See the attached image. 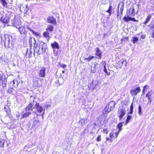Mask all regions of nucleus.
<instances>
[{
  "instance_id": "nucleus-52",
  "label": "nucleus",
  "mask_w": 154,
  "mask_h": 154,
  "mask_svg": "<svg viewBox=\"0 0 154 154\" xmlns=\"http://www.w3.org/2000/svg\"><path fill=\"white\" fill-rule=\"evenodd\" d=\"M106 12L108 13L109 14V16H110L111 14V11L109 10V9H108V10L106 11Z\"/></svg>"
},
{
  "instance_id": "nucleus-19",
  "label": "nucleus",
  "mask_w": 154,
  "mask_h": 154,
  "mask_svg": "<svg viewBox=\"0 0 154 154\" xmlns=\"http://www.w3.org/2000/svg\"><path fill=\"white\" fill-rule=\"evenodd\" d=\"M79 123H81V125L82 126L87 123V120L85 119H82L79 120Z\"/></svg>"
},
{
  "instance_id": "nucleus-18",
  "label": "nucleus",
  "mask_w": 154,
  "mask_h": 154,
  "mask_svg": "<svg viewBox=\"0 0 154 154\" xmlns=\"http://www.w3.org/2000/svg\"><path fill=\"white\" fill-rule=\"evenodd\" d=\"M43 36L46 38H47V40L48 41L50 38V33L47 31L46 32H44L43 33Z\"/></svg>"
},
{
  "instance_id": "nucleus-59",
  "label": "nucleus",
  "mask_w": 154,
  "mask_h": 154,
  "mask_svg": "<svg viewBox=\"0 0 154 154\" xmlns=\"http://www.w3.org/2000/svg\"><path fill=\"white\" fill-rule=\"evenodd\" d=\"M133 112V110L130 109V112H129L130 114H132Z\"/></svg>"
},
{
  "instance_id": "nucleus-13",
  "label": "nucleus",
  "mask_w": 154,
  "mask_h": 154,
  "mask_svg": "<svg viewBox=\"0 0 154 154\" xmlns=\"http://www.w3.org/2000/svg\"><path fill=\"white\" fill-rule=\"evenodd\" d=\"M45 68H42L40 70L39 72V77H44L45 76Z\"/></svg>"
},
{
  "instance_id": "nucleus-35",
  "label": "nucleus",
  "mask_w": 154,
  "mask_h": 154,
  "mask_svg": "<svg viewBox=\"0 0 154 154\" xmlns=\"http://www.w3.org/2000/svg\"><path fill=\"white\" fill-rule=\"evenodd\" d=\"M94 58V56H89L88 58H85L84 59H85V60H87L88 61H89Z\"/></svg>"
},
{
  "instance_id": "nucleus-14",
  "label": "nucleus",
  "mask_w": 154,
  "mask_h": 154,
  "mask_svg": "<svg viewBox=\"0 0 154 154\" xmlns=\"http://www.w3.org/2000/svg\"><path fill=\"white\" fill-rule=\"evenodd\" d=\"M116 104V103L115 102L111 101L109 103L108 105L110 107V109L112 110L114 109Z\"/></svg>"
},
{
  "instance_id": "nucleus-27",
  "label": "nucleus",
  "mask_w": 154,
  "mask_h": 154,
  "mask_svg": "<svg viewBox=\"0 0 154 154\" xmlns=\"http://www.w3.org/2000/svg\"><path fill=\"white\" fill-rule=\"evenodd\" d=\"M132 116H128L127 119L126 120V121L125 122V125L127 124L130 121V120L131 119Z\"/></svg>"
},
{
  "instance_id": "nucleus-4",
  "label": "nucleus",
  "mask_w": 154,
  "mask_h": 154,
  "mask_svg": "<svg viewBox=\"0 0 154 154\" xmlns=\"http://www.w3.org/2000/svg\"><path fill=\"white\" fill-rule=\"evenodd\" d=\"M1 21L4 23H7L9 22V17L5 13L4 11H2L0 13Z\"/></svg>"
},
{
  "instance_id": "nucleus-6",
  "label": "nucleus",
  "mask_w": 154,
  "mask_h": 154,
  "mask_svg": "<svg viewBox=\"0 0 154 154\" xmlns=\"http://www.w3.org/2000/svg\"><path fill=\"white\" fill-rule=\"evenodd\" d=\"M126 113V110L125 109H121L119 110L118 115L120 119H122V117L125 115Z\"/></svg>"
},
{
  "instance_id": "nucleus-24",
  "label": "nucleus",
  "mask_w": 154,
  "mask_h": 154,
  "mask_svg": "<svg viewBox=\"0 0 154 154\" xmlns=\"http://www.w3.org/2000/svg\"><path fill=\"white\" fill-rule=\"evenodd\" d=\"M138 40V38L136 37H133L131 40V41L133 42V44H135L136 42H137Z\"/></svg>"
},
{
  "instance_id": "nucleus-63",
  "label": "nucleus",
  "mask_w": 154,
  "mask_h": 154,
  "mask_svg": "<svg viewBox=\"0 0 154 154\" xmlns=\"http://www.w3.org/2000/svg\"><path fill=\"white\" fill-rule=\"evenodd\" d=\"M95 71H96V70L95 71H94V70L93 72L94 73V72H95Z\"/></svg>"
},
{
  "instance_id": "nucleus-10",
  "label": "nucleus",
  "mask_w": 154,
  "mask_h": 154,
  "mask_svg": "<svg viewBox=\"0 0 154 154\" xmlns=\"http://www.w3.org/2000/svg\"><path fill=\"white\" fill-rule=\"evenodd\" d=\"M47 21L48 23H52L54 25L56 24L55 18L52 17H49L47 18Z\"/></svg>"
},
{
  "instance_id": "nucleus-31",
  "label": "nucleus",
  "mask_w": 154,
  "mask_h": 154,
  "mask_svg": "<svg viewBox=\"0 0 154 154\" xmlns=\"http://www.w3.org/2000/svg\"><path fill=\"white\" fill-rule=\"evenodd\" d=\"M138 113L139 115L141 116L142 114V109L140 105L138 107Z\"/></svg>"
},
{
  "instance_id": "nucleus-40",
  "label": "nucleus",
  "mask_w": 154,
  "mask_h": 154,
  "mask_svg": "<svg viewBox=\"0 0 154 154\" xmlns=\"http://www.w3.org/2000/svg\"><path fill=\"white\" fill-rule=\"evenodd\" d=\"M27 29H28L30 31H31V32H32V33H33V34H35L36 35V33L32 29H31L29 28V27H27Z\"/></svg>"
},
{
  "instance_id": "nucleus-36",
  "label": "nucleus",
  "mask_w": 154,
  "mask_h": 154,
  "mask_svg": "<svg viewBox=\"0 0 154 154\" xmlns=\"http://www.w3.org/2000/svg\"><path fill=\"white\" fill-rule=\"evenodd\" d=\"M26 54L27 55H29V56H28V57L29 58H30L32 56V52L31 51H30V53H28V49H27V51L26 53Z\"/></svg>"
},
{
  "instance_id": "nucleus-64",
  "label": "nucleus",
  "mask_w": 154,
  "mask_h": 154,
  "mask_svg": "<svg viewBox=\"0 0 154 154\" xmlns=\"http://www.w3.org/2000/svg\"><path fill=\"white\" fill-rule=\"evenodd\" d=\"M106 34L105 33H104V36H106Z\"/></svg>"
},
{
  "instance_id": "nucleus-32",
  "label": "nucleus",
  "mask_w": 154,
  "mask_h": 154,
  "mask_svg": "<svg viewBox=\"0 0 154 154\" xmlns=\"http://www.w3.org/2000/svg\"><path fill=\"white\" fill-rule=\"evenodd\" d=\"M122 63V65H124L125 66H126L127 64V62L126 60H120Z\"/></svg>"
},
{
  "instance_id": "nucleus-39",
  "label": "nucleus",
  "mask_w": 154,
  "mask_h": 154,
  "mask_svg": "<svg viewBox=\"0 0 154 154\" xmlns=\"http://www.w3.org/2000/svg\"><path fill=\"white\" fill-rule=\"evenodd\" d=\"M121 14H120V12L119 11V10L118 9L117 14V17L118 18L121 19Z\"/></svg>"
},
{
  "instance_id": "nucleus-5",
  "label": "nucleus",
  "mask_w": 154,
  "mask_h": 154,
  "mask_svg": "<svg viewBox=\"0 0 154 154\" xmlns=\"http://www.w3.org/2000/svg\"><path fill=\"white\" fill-rule=\"evenodd\" d=\"M135 9L134 6H132L129 10H127L126 12V15L124 17H125L126 18H128L131 17H134L135 16V14L137 12V11L136 12L134 11Z\"/></svg>"
},
{
  "instance_id": "nucleus-46",
  "label": "nucleus",
  "mask_w": 154,
  "mask_h": 154,
  "mask_svg": "<svg viewBox=\"0 0 154 154\" xmlns=\"http://www.w3.org/2000/svg\"><path fill=\"white\" fill-rule=\"evenodd\" d=\"M120 131H119L117 132H116L115 133V134H114L115 137L117 138V137L118 136V134H119V133H120Z\"/></svg>"
},
{
  "instance_id": "nucleus-21",
  "label": "nucleus",
  "mask_w": 154,
  "mask_h": 154,
  "mask_svg": "<svg viewBox=\"0 0 154 154\" xmlns=\"http://www.w3.org/2000/svg\"><path fill=\"white\" fill-rule=\"evenodd\" d=\"M36 41L34 38L30 37L29 38V45L31 46L33 44H36Z\"/></svg>"
},
{
  "instance_id": "nucleus-55",
  "label": "nucleus",
  "mask_w": 154,
  "mask_h": 154,
  "mask_svg": "<svg viewBox=\"0 0 154 154\" xmlns=\"http://www.w3.org/2000/svg\"><path fill=\"white\" fill-rule=\"evenodd\" d=\"M133 108H134V107H133V103H132V104H131V106H130V109L133 110Z\"/></svg>"
},
{
  "instance_id": "nucleus-60",
  "label": "nucleus",
  "mask_w": 154,
  "mask_h": 154,
  "mask_svg": "<svg viewBox=\"0 0 154 154\" xmlns=\"http://www.w3.org/2000/svg\"><path fill=\"white\" fill-rule=\"evenodd\" d=\"M145 36L143 35L141 36V38H143V39H144L145 38Z\"/></svg>"
},
{
  "instance_id": "nucleus-17",
  "label": "nucleus",
  "mask_w": 154,
  "mask_h": 154,
  "mask_svg": "<svg viewBox=\"0 0 154 154\" xmlns=\"http://www.w3.org/2000/svg\"><path fill=\"white\" fill-rule=\"evenodd\" d=\"M96 85V84L94 83L93 80H92V82L88 84V87L91 89H94Z\"/></svg>"
},
{
  "instance_id": "nucleus-33",
  "label": "nucleus",
  "mask_w": 154,
  "mask_h": 154,
  "mask_svg": "<svg viewBox=\"0 0 154 154\" xmlns=\"http://www.w3.org/2000/svg\"><path fill=\"white\" fill-rule=\"evenodd\" d=\"M148 26L150 29H152L154 28V23L151 22L149 25Z\"/></svg>"
},
{
  "instance_id": "nucleus-26",
  "label": "nucleus",
  "mask_w": 154,
  "mask_h": 154,
  "mask_svg": "<svg viewBox=\"0 0 154 154\" xmlns=\"http://www.w3.org/2000/svg\"><path fill=\"white\" fill-rule=\"evenodd\" d=\"M5 140L2 139H0V147H3Z\"/></svg>"
},
{
  "instance_id": "nucleus-44",
  "label": "nucleus",
  "mask_w": 154,
  "mask_h": 154,
  "mask_svg": "<svg viewBox=\"0 0 154 154\" xmlns=\"http://www.w3.org/2000/svg\"><path fill=\"white\" fill-rule=\"evenodd\" d=\"M149 86L146 85L143 87V91H146L149 88Z\"/></svg>"
},
{
  "instance_id": "nucleus-1",
  "label": "nucleus",
  "mask_w": 154,
  "mask_h": 154,
  "mask_svg": "<svg viewBox=\"0 0 154 154\" xmlns=\"http://www.w3.org/2000/svg\"><path fill=\"white\" fill-rule=\"evenodd\" d=\"M4 39L3 40V42L4 43L5 47H8L10 48L14 45L13 42L12 37L8 34H5L4 35Z\"/></svg>"
},
{
  "instance_id": "nucleus-43",
  "label": "nucleus",
  "mask_w": 154,
  "mask_h": 154,
  "mask_svg": "<svg viewBox=\"0 0 154 154\" xmlns=\"http://www.w3.org/2000/svg\"><path fill=\"white\" fill-rule=\"evenodd\" d=\"M97 141H100L101 140V135H99L97 138Z\"/></svg>"
},
{
  "instance_id": "nucleus-2",
  "label": "nucleus",
  "mask_w": 154,
  "mask_h": 154,
  "mask_svg": "<svg viewBox=\"0 0 154 154\" xmlns=\"http://www.w3.org/2000/svg\"><path fill=\"white\" fill-rule=\"evenodd\" d=\"M33 104L30 103L26 106L25 108V110L26 112L23 113L22 116V118H24L25 117H28L29 115H31V112L32 111V107L33 106Z\"/></svg>"
},
{
  "instance_id": "nucleus-22",
  "label": "nucleus",
  "mask_w": 154,
  "mask_h": 154,
  "mask_svg": "<svg viewBox=\"0 0 154 154\" xmlns=\"http://www.w3.org/2000/svg\"><path fill=\"white\" fill-rule=\"evenodd\" d=\"M54 28V27L53 26L50 25H48V26L47 28L46 29V30L47 31L51 32L53 31Z\"/></svg>"
},
{
  "instance_id": "nucleus-48",
  "label": "nucleus",
  "mask_w": 154,
  "mask_h": 154,
  "mask_svg": "<svg viewBox=\"0 0 154 154\" xmlns=\"http://www.w3.org/2000/svg\"><path fill=\"white\" fill-rule=\"evenodd\" d=\"M34 48H36V51H38V44H34Z\"/></svg>"
},
{
  "instance_id": "nucleus-51",
  "label": "nucleus",
  "mask_w": 154,
  "mask_h": 154,
  "mask_svg": "<svg viewBox=\"0 0 154 154\" xmlns=\"http://www.w3.org/2000/svg\"><path fill=\"white\" fill-rule=\"evenodd\" d=\"M60 66L61 67L64 68L66 67V65L65 64H60Z\"/></svg>"
},
{
  "instance_id": "nucleus-53",
  "label": "nucleus",
  "mask_w": 154,
  "mask_h": 154,
  "mask_svg": "<svg viewBox=\"0 0 154 154\" xmlns=\"http://www.w3.org/2000/svg\"><path fill=\"white\" fill-rule=\"evenodd\" d=\"M106 74L108 75H110V72H108L107 71L105 72Z\"/></svg>"
},
{
  "instance_id": "nucleus-45",
  "label": "nucleus",
  "mask_w": 154,
  "mask_h": 154,
  "mask_svg": "<svg viewBox=\"0 0 154 154\" xmlns=\"http://www.w3.org/2000/svg\"><path fill=\"white\" fill-rule=\"evenodd\" d=\"M4 108L6 112H8V108L7 106H5Z\"/></svg>"
},
{
  "instance_id": "nucleus-9",
  "label": "nucleus",
  "mask_w": 154,
  "mask_h": 154,
  "mask_svg": "<svg viewBox=\"0 0 154 154\" xmlns=\"http://www.w3.org/2000/svg\"><path fill=\"white\" fill-rule=\"evenodd\" d=\"M18 29L20 34H23L25 35L27 34V31L26 30L24 26H20L18 28Z\"/></svg>"
},
{
  "instance_id": "nucleus-57",
  "label": "nucleus",
  "mask_w": 154,
  "mask_h": 154,
  "mask_svg": "<svg viewBox=\"0 0 154 154\" xmlns=\"http://www.w3.org/2000/svg\"><path fill=\"white\" fill-rule=\"evenodd\" d=\"M112 7L111 5H110L108 9H109V10H110V11H112Z\"/></svg>"
},
{
  "instance_id": "nucleus-62",
  "label": "nucleus",
  "mask_w": 154,
  "mask_h": 154,
  "mask_svg": "<svg viewBox=\"0 0 154 154\" xmlns=\"http://www.w3.org/2000/svg\"><path fill=\"white\" fill-rule=\"evenodd\" d=\"M62 73H63H63H65V71H64V70L62 71Z\"/></svg>"
},
{
  "instance_id": "nucleus-16",
  "label": "nucleus",
  "mask_w": 154,
  "mask_h": 154,
  "mask_svg": "<svg viewBox=\"0 0 154 154\" xmlns=\"http://www.w3.org/2000/svg\"><path fill=\"white\" fill-rule=\"evenodd\" d=\"M131 17H131L126 18L125 17H124L123 18V19L124 20L125 22H128L129 20H131L135 22L137 21V20L134 18H132Z\"/></svg>"
},
{
  "instance_id": "nucleus-61",
  "label": "nucleus",
  "mask_w": 154,
  "mask_h": 154,
  "mask_svg": "<svg viewBox=\"0 0 154 154\" xmlns=\"http://www.w3.org/2000/svg\"><path fill=\"white\" fill-rule=\"evenodd\" d=\"M143 91V92H142V95L143 94H144L145 93H144V91Z\"/></svg>"
},
{
  "instance_id": "nucleus-38",
  "label": "nucleus",
  "mask_w": 154,
  "mask_h": 154,
  "mask_svg": "<svg viewBox=\"0 0 154 154\" xmlns=\"http://www.w3.org/2000/svg\"><path fill=\"white\" fill-rule=\"evenodd\" d=\"M94 126L93 127V128L92 129V131L91 132V133H94L95 132V126L96 125V123H94Z\"/></svg>"
},
{
  "instance_id": "nucleus-56",
  "label": "nucleus",
  "mask_w": 154,
  "mask_h": 154,
  "mask_svg": "<svg viewBox=\"0 0 154 154\" xmlns=\"http://www.w3.org/2000/svg\"><path fill=\"white\" fill-rule=\"evenodd\" d=\"M151 37L152 38H154V29L153 31V32L151 35Z\"/></svg>"
},
{
  "instance_id": "nucleus-54",
  "label": "nucleus",
  "mask_w": 154,
  "mask_h": 154,
  "mask_svg": "<svg viewBox=\"0 0 154 154\" xmlns=\"http://www.w3.org/2000/svg\"><path fill=\"white\" fill-rule=\"evenodd\" d=\"M106 140L107 141H109L110 142H112V140L111 139L109 138V137H107L106 139Z\"/></svg>"
},
{
  "instance_id": "nucleus-20",
  "label": "nucleus",
  "mask_w": 154,
  "mask_h": 154,
  "mask_svg": "<svg viewBox=\"0 0 154 154\" xmlns=\"http://www.w3.org/2000/svg\"><path fill=\"white\" fill-rule=\"evenodd\" d=\"M109 106L107 105L105 108L103 110V113H108L109 112L111 111L112 110L110 109V108H109Z\"/></svg>"
},
{
  "instance_id": "nucleus-58",
  "label": "nucleus",
  "mask_w": 154,
  "mask_h": 154,
  "mask_svg": "<svg viewBox=\"0 0 154 154\" xmlns=\"http://www.w3.org/2000/svg\"><path fill=\"white\" fill-rule=\"evenodd\" d=\"M104 72H105L106 71H107V69L106 68V66H105V65H104Z\"/></svg>"
},
{
  "instance_id": "nucleus-23",
  "label": "nucleus",
  "mask_w": 154,
  "mask_h": 154,
  "mask_svg": "<svg viewBox=\"0 0 154 154\" xmlns=\"http://www.w3.org/2000/svg\"><path fill=\"white\" fill-rule=\"evenodd\" d=\"M151 18V16L149 14L147 16V17L145 21L143 23L145 25L147 23H148L150 19Z\"/></svg>"
},
{
  "instance_id": "nucleus-50",
  "label": "nucleus",
  "mask_w": 154,
  "mask_h": 154,
  "mask_svg": "<svg viewBox=\"0 0 154 154\" xmlns=\"http://www.w3.org/2000/svg\"><path fill=\"white\" fill-rule=\"evenodd\" d=\"M103 132L105 134H107L108 133V131L107 129H104L103 130Z\"/></svg>"
},
{
  "instance_id": "nucleus-12",
  "label": "nucleus",
  "mask_w": 154,
  "mask_h": 154,
  "mask_svg": "<svg viewBox=\"0 0 154 154\" xmlns=\"http://www.w3.org/2000/svg\"><path fill=\"white\" fill-rule=\"evenodd\" d=\"M18 84L19 83L18 81L17 80V79L14 80L13 81L11 82L10 83V85L12 86V88L17 87Z\"/></svg>"
},
{
  "instance_id": "nucleus-42",
  "label": "nucleus",
  "mask_w": 154,
  "mask_h": 154,
  "mask_svg": "<svg viewBox=\"0 0 154 154\" xmlns=\"http://www.w3.org/2000/svg\"><path fill=\"white\" fill-rule=\"evenodd\" d=\"M148 99V103H147V104L148 105L149 104H151V102H152V100L151 99V98H147Z\"/></svg>"
},
{
  "instance_id": "nucleus-11",
  "label": "nucleus",
  "mask_w": 154,
  "mask_h": 154,
  "mask_svg": "<svg viewBox=\"0 0 154 154\" xmlns=\"http://www.w3.org/2000/svg\"><path fill=\"white\" fill-rule=\"evenodd\" d=\"M51 45L54 51L55 49H59V45L56 42L54 41L53 43H51Z\"/></svg>"
},
{
  "instance_id": "nucleus-28",
  "label": "nucleus",
  "mask_w": 154,
  "mask_h": 154,
  "mask_svg": "<svg viewBox=\"0 0 154 154\" xmlns=\"http://www.w3.org/2000/svg\"><path fill=\"white\" fill-rule=\"evenodd\" d=\"M124 123V122H121L117 126V127L119 129V131H121L122 130V124Z\"/></svg>"
},
{
  "instance_id": "nucleus-8",
  "label": "nucleus",
  "mask_w": 154,
  "mask_h": 154,
  "mask_svg": "<svg viewBox=\"0 0 154 154\" xmlns=\"http://www.w3.org/2000/svg\"><path fill=\"white\" fill-rule=\"evenodd\" d=\"M35 106L38 112L41 113L42 111H44L42 115V117H43V114L45 111V109H43L41 106L39 105V103H37V102H36V104Z\"/></svg>"
},
{
  "instance_id": "nucleus-49",
  "label": "nucleus",
  "mask_w": 154,
  "mask_h": 154,
  "mask_svg": "<svg viewBox=\"0 0 154 154\" xmlns=\"http://www.w3.org/2000/svg\"><path fill=\"white\" fill-rule=\"evenodd\" d=\"M5 79V76L3 74H1V79H0V80H2V81H3V79Z\"/></svg>"
},
{
  "instance_id": "nucleus-3",
  "label": "nucleus",
  "mask_w": 154,
  "mask_h": 154,
  "mask_svg": "<svg viewBox=\"0 0 154 154\" xmlns=\"http://www.w3.org/2000/svg\"><path fill=\"white\" fill-rule=\"evenodd\" d=\"M38 45V49L37 51V55L45 52L47 47V44L42 42H40Z\"/></svg>"
},
{
  "instance_id": "nucleus-7",
  "label": "nucleus",
  "mask_w": 154,
  "mask_h": 154,
  "mask_svg": "<svg viewBox=\"0 0 154 154\" xmlns=\"http://www.w3.org/2000/svg\"><path fill=\"white\" fill-rule=\"evenodd\" d=\"M140 91V89L139 87H137L131 90L130 93L132 95H136Z\"/></svg>"
},
{
  "instance_id": "nucleus-30",
  "label": "nucleus",
  "mask_w": 154,
  "mask_h": 154,
  "mask_svg": "<svg viewBox=\"0 0 154 154\" xmlns=\"http://www.w3.org/2000/svg\"><path fill=\"white\" fill-rule=\"evenodd\" d=\"M6 82L7 81L5 79L4 80L2 81V86L3 88H5L6 87Z\"/></svg>"
},
{
  "instance_id": "nucleus-34",
  "label": "nucleus",
  "mask_w": 154,
  "mask_h": 154,
  "mask_svg": "<svg viewBox=\"0 0 154 154\" xmlns=\"http://www.w3.org/2000/svg\"><path fill=\"white\" fill-rule=\"evenodd\" d=\"M40 122L39 120H35L33 122V124L34 125H38L40 124Z\"/></svg>"
},
{
  "instance_id": "nucleus-29",
  "label": "nucleus",
  "mask_w": 154,
  "mask_h": 154,
  "mask_svg": "<svg viewBox=\"0 0 154 154\" xmlns=\"http://www.w3.org/2000/svg\"><path fill=\"white\" fill-rule=\"evenodd\" d=\"M152 93L151 91L147 93L146 95V97L147 98H151Z\"/></svg>"
},
{
  "instance_id": "nucleus-47",
  "label": "nucleus",
  "mask_w": 154,
  "mask_h": 154,
  "mask_svg": "<svg viewBox=\"0 0 154 154\" xmlns=\"http://www.w3.org/2000/svg\"><path fill=\"white\" fill-rule=\"evenodd\" d=\"M114 133L113 132H111L109 136L111 138H113L115 137L114 136Z\"/></svg>"
},
{
  "instance_id": "nucleus-25",
  "label": "nucleus",
  "mask_w": 154,
  "mask_h": 154,
  "mask_svg": "<svg viewBox=\"0 0 154 154\" xmlns=\"http://www.w3.org/2000/svg\"><path fill=\"white\" fill-rule=\"evenodd\" d=\"M0 2L4 7H7V3L6 2V0H0Z\"/></svg>"
},
{
  "instance_id": "nucleus-37",
  "label": "nucleus",
  "mask_w": 154,
  "mask_h": 154,
  "mask_svg": "<svg viewBox=\"0 0 154 154\" xmlns=\"http://www.w3.org/2000/svg\"><path fill=\"white\" fill-rule=\"evenodd\" d=\"M118 65H119V68H121L122 66V64L121 60H120L117 63Z\"/></svg>"
},
{
  "instance_id": "nucleus-15",
  "label": "nucleus",
  "mask_w": 154,
  "mask_h": 154,
  "mask_svg": "<svg viewBox=\"0 0 154 154\" xmlns=\"http://www.w3.org/2000/svg\"><path fill=\"white\" fill-rule=\"evenodd\" d=\"M96 55L98 57H96V58L101 59V58L102 52L100 51V49L98 48H96Z\"/></svg>"
},
{
  "instance_id": "nucleus-41",
  "label": "nucleus",
  "mask_w": 154,
  "mask_h": 154,
  "mask_svg": "<svg viewBox=\"0 0 154 154\" xmlns=\"http://www.w3.org/2000/svg\"><path fill=\"white\" fill-rule=\"evenodd\" d=\"M124 8V7L123 6H122L120 8V14L121 15H122L123 12V11Z\"/></svg>"
}]
</instances>
